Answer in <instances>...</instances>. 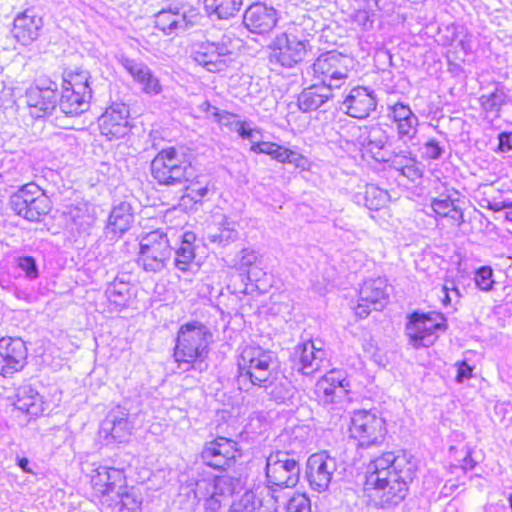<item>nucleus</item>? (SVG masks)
Segmentation results:
<instances>
[{
	"mask_svg": "<svg viewBox=\"0 0 512 512\" xmlns=\"http://www.w3.org/2000/svg\"><path fill=\"white\" fill-rule=\"evenodd\" d=\"M472 376V367L466 362H461L457 369V382H463Z\"/></svg>",
	"mask_w": 512,
	"mask_h": 512,
	"instance_id": "nucleus-62",
	"label": "nucleus"
},
{
	"mask_svg": "<svg viewBox=\"0 0 512 512\" xmlns=\"http://www.w3.org/2000/svg\"><path fill=\"white\" fill-rule=\"evenodd\" d=\"M274 368V356L270 350L250 343L240 348L238 357V384L241 390L270 384Z\"/></svg>",
	"mask_w": 512,
	"mask_h": 512,
	"instance_id": "nucleus-2",
	"label": "nucleus"
},
{
	"mask_svg": "<svg viewBox=\"0 0 512 512\" xmlns=\"http://www.w3.org/2000/svg\"><path fill=\"white\" fill-rule=\"evenodd\" d=\"M236 482L228 475L202 477L190 483L189 494L197 504L203 502L206 512H219L224 500L234 493Z\"/></svg>",
	"mask_w": 512,
	"mask_h": 512,
	"instance_id": "nucleus-5",
	"label": "nucleus"
},
{
	"mask_svg": "<svg viewBox=\"0 0 512 512\" xmlns=\"http://www.w3.org/2000/svg\"><path fill=\"white\" fill-rule=\"evenodd\" d=\"M213 120L219 125L228 128L230 131H236L242 121L238 120V116L228 111H220L213 109Z\"/></svg>",
	"mask_w": 512,
	"mask_h": 512,
	"instance_id": "nucleus-52",
	"label": "nucleus"
},
{
	"mask_svg": "<svg viewBox=\"0 0 512 512\" xmlns=\"http://www.w3.org/2000/svg\"><path fill=\"white\" fill-rule=\"evenodd\" d=\"M235 132H237L242 139L253 142L255 135L259 133V129L247 127L246 122H241Z\"/></svg>",
	"mask_w": 512,
	"mask_h": 512,
	"instance_id": "nucleus-61",
	"label": "nucleus"
},
{
	"mask_svg": "<svg viewBox=\"0 0 512 512\" xmlns=\"http://www.w3.org/2000/svg\"><path fill=\"white\" fill-rule=\"evenodd\" d=\"M91 482L95 492L102 496L117 495V491H122L126 487V477L123 470L113 467L101 466L97 468Z\"/></svg>",
	"mask_w": 512,
	"mask_h": 512,
	"instance_id": "nucleus-27",
	"label": "nucleus"
},
{
	"mask_svg": "<svg viewBox=\"0 0 512 512\" xmlns=\"http://www.w3.org/2000/svg\"><path fill=\"white\" fill-rule=\"evenodd\" d=\"M208 193L207 186H200L199 183H192L186 187L185 197L190 198L191 201L200 202Z\"/></svg>",
	"mask_w": 512,
	"mask_h": 512,
	"instance_id": "nucleus-59",
	"label": "nucleus"
},
{
	"mask_svg": "<svg viewBox=\"0 0 512 512\" xmlns=\"http://www.w3.org/2000/svg\"><path fill=\"white\" fill-rule=\"evenodd\" d=\"M443 152L444 149L440 146L439 142L432 139L424 144L422 153L425 158L436 160L442 156Z\"/></svg>",
	"mask_w": 512,
	"mask_h": 512,
	"instance_id": "nucleus-58",
	"label": "nucleus"
},
{
	"mask_svg": "<svg viewBox=\"0 0 512 512\" xmlns=\"http://www.w3.org/2000/svg\"><path fill=\"white\" fill-rule=\"evenodd\" d=\"M28 350L20 338L0 339V375L11 377L23 370L27 364Z\"/></svg>",
	"mask_w": 512,
	"mask_h": 512,
	"instance_id": "nucleus-18",
	"label": "nucleus"
},
{
	"mask_svg": "<svg viewBox=\"0 0 512 512\" xmlns=\"http://www.w3.org/2000/svg\"><path fill=\"white\" fill-rule=\"evenodd\" d=\"M387 281L378 277L364 281L359 290V302L355 314L360 318L368 316L371 310H382L387 303Z\"/></svg>",
	"mask_w": 512,
	"mask_h": 512,
	"instance_id": "nucleus-17",
	"label": "nucleus"
},
{
	"mask_svg": "<svg viewBox=\"0 0 512 512\" xmlns=\"http://www.w3.org/2000/svg\"><path fill=\"white\" fill-rule=\"evenodd\" d=\"M358 132V143L365 149L367 153H370L376 161L384 160L386 152L384 147L388 141V134L379 125L364 126L356 128Z\"/></svg>",
	"mask_w": 512,
	"mask_h": 512,
	"instance_id": "nucleus-28",
	"label": "nucleus"
},
{
	"mask_svg": "<svg viewBox=\"0 0 512 512\" xmlns=\"http://www.w3.org/2000/svg\"><path fill=\"white\" fill-rule=\"evenodd\" d=\"M401 174L408 178L411 182H415L422 177V170L420 168L419 163L413 157L410 161H408V165H404Z\"/></svg>",
	"mask_w": 512,
	"mask_h": 512,
	"instance_id": "nucleus-57",
	"label": "nucleus"
},
{
	"mask_svg": "<svg viewBox=\"0 0 512 512\" xmlns=\"http://www.w3.org/2000/svg\"><path fill=\"white\" fill-rule=\"evenodd\" d=\"M445 328V319L439 314L413 313L406 329L416 347H429L437 340V332Z\"/></svg>",
	"mask_w": 512,
	"mask_h": 512,
	"instance_id": "nucleus-13",
	"label": "nucleus"
},
{
	"mask_svg": "<svg viewBox=\"0 0 512 512\" xmlns=\"http://www.w3.org/2000/svg\"><path fill=\"white\" fill-rule=\"evenodd\" d=\"M315 33V21L306 15L296 17L295 20L289 23L286 31L283 32V34L289 36V38L303 42L309 50L312 49L310 41Z\"/></svg>",
	"mask_w": 512,
	"mask_h": 512,
	"instance_id": "nucleus-38",
	"label": "nucleus"
},
{
	"mask_svg": "<svg viewBox=\"0 0 512 512\" xmlns=\"http://www.w3.org/2000/svg\"><path fill=\"white\" fill-rule=\"evenodd\" d=\"M305 428L303 426H296L291 430H286L281 434V439L283 441L290 440L291 450H295L297 448H301L305 441Z\"/></svg>",
	"mask_w": 512,
	"mask_h": 512,
	"instance_id": "nucleus-55",
	"label": "nucleus"
},
{
	"mask_svg": "<svg viewBox=\"0 0 512 512\" xmlns=\"http://www.w3.org/2000/svg\"><path fill=\"white\" fill-rule=\"evenodd\" d=\"M180 244L175 248L174 266L181 272L191 269L195 260L196 235L192 231H185L179 236Z\"/></svg>",
	"mask_w": 512,
	"mask_h": 512,
	"instance_id": "nucleus-34",
	"label": "nucleus"
},
{
	"mask_svg": "<svg viewBox=\"0 0 512 512\" xmlns=\"http://www.w3.org/2000/svg\"><path fill=\"white\" fill-rule=\"evenodd\" d=\"M118 62L133 77L134 81L141 86L144 93L150 95L161 93L162 86L158 78L146 64L124 55L118 57Z\"/></svg>",
	"mask_w": 512,
	"mask_h": 512,
	"instance_id": "nucleus-25",
	"label": "nucleus"
},
{
	"mask_svg": "<svg viewBox=\"0 0 512 512\" xmlns=\"http://www.w3.org/2000/svg\"><path fill=\"white\" fill-rule=\"evenodd\" d=\"M336 470L337 460L327 452L311 455L306 466V478L310 488L319 493L326 491Z\"/></svg>",
	"mask_w": 512,
	"mask_h": 512,
	"instance_id": "nucleus-16",
	"label": "nucleus"
},
{
	"mask_svg": "<svg viewBox=\"0 0 512 512\" xmlns=\"http://www.w3.org/2000/svg\"><path fill=\"white\" fill-rule=\"evenodd\" d=\"M475 284L482 291H490L495 283L493 270L489 266L480 267L475 273Z\"/></svg>",
	"mask_w": 512,
	"mask_h": 512,
	"instance_id": "nucleus-51",
	"label": "nucleus"
},
{
	"mask_svg": "<svg viewBox=\"0 0 512 512\" xmlns=\"http://www.w3.org/2000/svg\"><path fill=\"white\" fill-rule=\"evenodd\" d=\"M233 36L223 34L216 41L195 43L191 51L192 60L211 73L224 71L232 61Z\"/></svg>",
	"mask_w": 512,
	"mask_h": 512,
	"instance_id": "nucleus-8",
	"label": "nucleus"
},
{
	"mask_svg": "<svg viewBox=\"0 0 512 512\" xmlns=\"http://www.w3.org/2000/svg\"><path fill=\"white\" fill-rule=\"evenodd\" d=\"M90 99L89 93L62 87L59 109L66 116L75 117L89 109Z\"/></svg>",
	"mask_w": 512,
	"mask_h": 512,
	"instance_id": "nucleus-33",
	"label": "nucleus"
},
{
	"mask_svg": "<svg viewBox=\"0 0 512 512\" xmlns=\"http://www.w3.org/2000/svg\"><path fill=\"white\" fill-rule=\"evenodd\" d=\"M171 255L168 233L157 229L141 237L137 264L145 272L159 273L167 268Z\"/></svg>",
	"mask_w": 512,
	"mask_h": 512,
	"instance_id": "nucleus-6",
	"label": "nucleus"
},
{
	"mask_svg": "<svg viewBox=\"0 0 512 512\" xmlns=\"http://www.w3.org/2000/svg\"><path fill=\"white\" fill-rule=\"evenodd\" d=\"M212 334L209 329L199 323L192 322L182 325L178 331L174 358L178 367L188 371L196 361L206 358Z\"/></svg>",
	"mask_w": 512,
	"mask_h": 512,
	"instance_id": "nucleus-3",
	"label": "nucleus"
},
{
	"mask_svg": "<svg viewBox=\"0 0 512 512\" xmlns=\"http://www.w3.org/2000/svg\"><path fill=\"white\" fill-rule=\"evenodd\" d=\"M270 61L284 68H293L301 63L311 51L301 41H295L280 33L270 44Z\"/></svg>",
	"mask_w": 512,
	"mask_h": 512,
	"instance_id": "nucleus-15",
	"label": "nucleus"
},
{
	"mask_svg": "<svg viewBox=\"0 0 512 512\" xmlns=\"http://www.w3.org/2000/svg\"><path fill=\"white\" fill-rule=\"evenodd\" d=\"M442 293V302L445 306L451 305L453 302L457 303L461 297L459 289L455 287L453 282L451 283V286L445 284L442 287Z\"/></svg>",
	"mask_w": 512,
	"mask_h": 512,
	"instance_id": "nucleus-60",
	"label": "nucleus"
},
{
	"mask_svg": "<svg viewBox=\"0 0 512 512\" xmlns=\"http://www.w3.org/2000/svg\"><path fill=\"white\" fill-rule=\"evenodd\" d=\"M270 156L272 159L280 163L292 164L296 168L304 169L305 165L307 164V160L304 156H302L296 151L290 150L278 144L276 145Z\"/></svg>",
	"mask_w": 512,
	"mask_h": 512,
	"instance_id": "nucleus-46",
	"label": "nucleus"
},
{
	"mask_svg": "<svg viewBox=\"0 0 512 512\" xmlns=\"http://www.w3.org/2000/svg\"><path fill=\"white\" fill-rule=\"evenodd\" d=\"M265 474L267 488L271 497L277 502L275 492L278 489L296 486L300 477L299 462L287 451L271 452L266 458Z\"/></svg>",
	"mask_w": 512,
	"mask_h": 512,
	"instance_id": "nucleus-7",
	"label": "nucleus"
},
{
	"mask_svg": "<svg viewBox=\"0 0 512 512\" xmlns=\"http://www.w3.org/2000/svg\"><path fill=\"white\" fill-rule=\"evenodd\" d=\"M352 59L336 51L317 57L312 65L313 74L330 89H339L348 79Z\"/></svg>",
	"mask_w": 512,
	"mask_h": 512,
	"instance_id": "nucleus-10",
	"label": "nucleus"
},
{
	"mask_svg": "<svg viewBox=\"0 0 512 512\" xmlns=\"http://www.w3.org/2000/svg\"><path fill=\"white\" fill-rule=\"evenodd\" d=\"M259 259V253L253 248L246 247L236 255L233 266L248 273L249 268Z\"/></svg>",
	"mask_w": 512,
	"mask_h": 512,
	"instance_id": "nucleus-49",
	"label": "nucleus"
},
{
	"mask_svg": "<svg viewBox=\"0 0 512 512\" xmlns=\"http://www.w3.org/2000/svg\"><path fill=\"white\" fill-rule=\"evenodd\" d=\"M89 75L87 72H77L68 74L63 78L62 87L73 89L76 91H80L83 93L92 94L91 88L89 86Z\"/></svg>",
	"mask_w": 512,
	"mask_h": 512,
	"instance_id": "nucleus-47",
	"label": "nucleus"
},
{
	"mask_svg": "<svg viewBox=\"0 0 512 512\" xmlns=\"http://www.w3.org/2000/svg\"><path fill=\"white\" fill-rule=\"evenodd\" d=\"M203 4L210 18L228 20L240 11L242 0H203Z\"/></svg>",
	"mask_w": 512,
	"mask_h": 512,
	"instance_id": "nucleus-39",
	"label": "nucleus"
},
{
	"mask_svg": "<svg viewBox=\"0 0 512 512\" xmlns=\"http://www.w3.org/2000/svg\"><path fill=\"white\" fill-rule=\"evenodd\" d=\"M507 95L502 88L496 87L494 91L483 94L479 101L482 109L487 113H495L499 117L503 105L506 104Z\"/></svg>",
	"mask_w": 512,
	"mask_h": 512,
	"instance_id": "nucleus-44",
	"label": "nucleus"
},
{
	"mask_svg": "<svg viewBox=\"0 0 512 512\" xmlns=\"http://www.w3.org/2000/svg\"><path fill=\"white\" fill-rule=\"evenodd\" d=\"M117 498L120 500L119 512H142L143 497L135 487H125L117 491Z\"/></svg>",
	"mask_w": 512,
	"mask_h": 512,
	"instance_id": "nucleus-43",
	"label": "nucleus"
},
{
	"mask_svg": "<svg viewBox=\"0 0 512 512\" xmlns=\"http://www.w3.org/2000/svg\"><path fill=\"white\" fill-rule=\"evenodd\" d=\"M376 96L366 87H354L343 101L346 113L358 119H364L376 109Z\"/></svg>",
	"mask_w": 512,
	"mask_h": 512,
	"instance_id": "nucleus-26",
	"label": "nucleus"
},
{
	"mask_svg": "<svg viewBox=\"0 0 512 512\" xmlns=\"http://www.w3.org/2000/svg\"><path fill=\"white\" fill-rule=\"evenodd\" d=\"M16 264L21 269L26 278L35 280L39 276L38 266L36 260L32 256H20L16 259Z\"/></svg>",
	"mask_w": 512,
	"mask_h": 512,
	"instance_id": "nucleus-54",
	"label": "nucleus"
},
{
	"mask_svg": "<svg viewBox=\"0 0 512 512\" xmlns=\"http://www.w3.org/2000/svg\"><path fill=\"white\" fill-rule=\"evenodd\" d=\"M350 435L361 447L381 444L386 436L385 420L367 410L354 411L349 427Z\"/></svg>",
	"mask_w": 512,
	"mask_h": 512,
	"instance_id": "nucleus-11",
	"label": "nucleus"
},
{
	"mask_svg": "<svg viewBox=\"0 0 512 512\" xmlns=\"http://www.w3.org/2000/svg\"><path fill=\"white\" fill-rule=\"evenodd\" d=\"M42 27V17L34 9H26L14 18L11 32L17 42L29 45L38 39Z\"/></svg>",
	"mask_w": 512,
	"mask_h": 512,
	"instance_id": "nucleus-24",
	"label": "nucleus"
},
{
	"mask_svg": "<svg viewBox=\"0 0 512 512\" xmlns=\"http://www.w3.org/2000/svg\"><path fill=\"white\" fill-rule=\"evenodd\" d=\"M417 461L405 451L385 452L369 461L364 489L375 506L388 509L399 505L414 480Z\"/></svg>",
	"mask_w": 512,
	"mask_h": 512,
	"instance_id": "nucleus-1",
	"label": "nucleus"
},
{
	"mask_svg": "<svg viewBox=\"0 0 512 512\" xmlns=\"http://www.w3.org/2000/svg\"><path fill=\"white\" fill-rule=\"evenodd\" d=\"M57 87L55 82L49 81L48 85L43 83L27 89L25 99L31 116L41 118L56 108Z\"/></svg>",
	"mask_w": 512,
	"mask_h": 512,
	"instance_id": "nucleus-21",
	"label": "nucleus"
},
{
	"mask_svg": "<svg viewBox=\"0 0 512 512\" xmlns=\"http://www.w3.org/2000/svg\"><path fill=\"white\" fill-rule=\"evenodd\" d=\"M240 456L237 442L226 437L207 442L201 452L204 464L217 470L230 468Z\"/></svg>",
	"mask_w": 512,
	"mask_h": 512,
	"instance_id": "nucleus-14",
	"label": "nucleus"
},
{
	"mask_svg": "<svg viewBox=\"0 0 512 512\" xmlns=\"http://www.w3.org/2000/svg\"><path fill=\"white\" fill-rule=\"evenodd\" d=\"M260 503L253 491H246L238 500L233 502L229 512H258Z\"/></svg>",
	"mask_w": 512,
	"mask_h": 512,
	"instance_id": "nucleus-48",
	"label": "nucleus"
},
{
	"mask_svg": "<svg viewBox=\"0 0 512 512\" xmlns=\"http://www.w3.org/2000/svg\"><path fill=\"white\" fill-rule=\"evenodd\" d=\"M278 22L276 9L264 3H254L244 12L243 24L251 33L263 35L270 32Z\"/></svg>",
	"mask_w": 512,
	"mask_h": 512,
	"instance_id": "nucleus-22",
	"label": "nucleus"
},
{
	"mask_svg": "<svg viewBox=\"0 0 512 512\" xmlns=\"http://www.w3.org/2000/svg\"><path fill=\"white\" fill-rule=\"evenodd\" d=\"M263 388L269 399L277 404H294V398L297 393L296 388L293 386L285 376H280L278 372L272 375L270 384L265 386H258Z\"/></svg>",
	"mask_w": 512,
	"mask_h": 512,
	"instance_id": "nucleus-32",
	"label": "nucleus"
},
{
	"mask_svg": "<svg viewBox=\"0 0 512 512\" xmlns=\"http://www.w3.org/2000/svg\"><path fill=\"white\" fill-rule=\"evenodd\" d=\"M412 158V152L406 149L400 150L398 152L393 151L388 155L386 154L384 156V160L381 161L389 163L392 168L401 172L404 168V165H408V161H410Z\"/></svg>",
	"mask_w": 512,
	"mask_h": 512,
	"instance_id": "nucleus-50",
	"label": "nucleus"
},
{
	"mask_svg": "<svg viewBox=\"0 0 512 512\" xmlns=\"http://www.w3.org/2000/svg\"><path fill=\"white\" fill-rule=\"evenodd\" d=\"M360 197L368 209L375 211L380 210L389 201L388 192L375 184H367L365 186L364 194L362 196L357 195L358 202H360Z\"/></svg>",
	"mask_w": 512,
	"mask_h": 512,
	"instance_id": "nucleus-42",
	"label": "nucleus"
},
{
	"mask_svg": "<svg viewBox=\"0 0 512 512\" xmlns=\"http://www.w3.org/2000/svg\"><path fill=\"white\" fill-rule=\"evenodd\" d=\"M316 391L321 402L324 404L340 403L346 397L348 389L333 387L329 383L324 384L321 379L318 381Z\"/></svg>",
	"mask_w": 512,
	"mask_h": 512,
	"instance_id": "nucleus-45",
	"label": "nucleus"
},
{
	"mask_svg": "<svg viewBox=\"0 0 512 512\" xmlns=\"http://www.w3.org/2000/svg\"><path fill=\"white\" fill-rule=\"evenodd\" d=\"M202 16L199 10L189 5L169 7L155 16V26L165 35L178 34L197 25Z\"/></svg>",
	"mask_w": 512,
	"mask_h": 512,
	"instance_id": "nucleus-12",
	"label": "nucleus"
},
{
	"mask_svg": "<svg viewBox=\"0 0 512 512\" xmlns=\"http://www.w3.org/2000/svg\"><path fill=\"white\" fill-rule=\"evenodd\" d=\"M14 406L30 416H38L43 411L42 397L31 385L17 388Z\"/></svg>",
	"mask_w": 512,
	"mask_h": 512,
	"instance_id": "nucleus-35",
	"label": "nucleus"
},
{
	"mask_svg": "<svg viewBox=\"0 0 512 512\" xmlns=\"http://www.w3.org/2000/svg\"><path fill=\"white\" fill-rule=\"evenodd\" d=\"M471 453H472L471 450L467 447L466 454H465V457L463 458L462 465H461L464 470H468V469L471 470L476 465V462L473 460Z\"/></svg>",
	"mask_w": 512,
	"mask_h": 512,
	"instance_id": "nucleus-64",
	"label": "nucleus"
},
{
	"mask_svg": "<svg viewBox=\"0 0 512 512\" xmlns=\"http://www.w3.org/2000/svg\"><path fill=\"white\" fill-rule=\"evenodd\" d=\"M106 295L116 309H123L128 306L131 298V286L128 282L114 280L106 289Z\"/></svg>",
	"mask_w": 512,
	"mask_h": 512,
	"instance_id": "nucleus-41",
	"label": "nucleus"
},
{
	"mask_svg": "<svg viewBox=\"0 0 512 512\" xmlns=\"http://www.w3.org/2000/svg\"><path fill=\"white\" fill-rule=\"evenodd\" d=\"M132 425L128 421V414L121 407L112 409L100 425V434L105 439L122 442L131 433Z\"/></svg>",
	"mask_w": 512,
	"mask_h": 512,
	"instance_id": "nucleus-29",
	"label": "nucleus"
},
{
	"mask_svg": "<svg viewBox=\"0 0 512 512\" xmlns=\"http://www.w3.org/2000/svg\"><path fill=\"white\" fill-rule=\"evenodd\" d=\"M295 368L303 375L310 376L326 367L327 352L320 341L307 340L294 350Z\"/></svg>",
	"mask_w": 512,
	"mask_h": 512,
	"instance_id": "nucleus-19",
	"label": "nucleus"
},
{
	"mask_svg": "<svg viewBox=\"0 0 512 512\" xmlns=\"http://www.w3.org/2000/svg\"><path fill=\"white\" fill-rule=\"evenodd\" d=\"M457 201L449 195L433 198L431 209L435 218H449L452 224L458 227L461 226L464 222V214L462 209L457 206Z\"/></svg>",
	"mask_w": 512,
	"mask_h": 512,
	"instance_id": "nucleus-36",
	"label": "nucleus"
},
{
	"mask_svg": "<svg viewBox=\"0 0 512 512\" xmlns=\"http://www.w3.org/2000/svg\"><path fill=\"white\" fill-rule=\"evenodd\" d=\"M499 145L498 150L501 152H508L512 149V144L510 143V134L506 132H502L498 135Z\"/></svg>",
	"mask_w": 512,
	"mask_h": 512,
	"instance_id": "nucleus-63",
	"label": "nucleus"
},
{
	"mask_svg": "<svg viewBox=\"0 0 512 512\" xmlns=\"http://www.w3.org/2000/svg\"><path fill=\"white\" fill-rule=\"evenodd\" d=\"M66 215L71 229L80 234L88 232L96 220L94 209L87 203L69 207Z\"/></svg>",
	"mask_w": 512,
	"mask_h": 512,
	"instance_id": "nucleus-37",
	"label": "nucleus"
},
{
	"mask_svg": "<svg viewBox=\"0 0 512 512\" xmlns=\"http://www.w3.org/2000/svg\"><path fill=\"white\" fill-rule=\"evenodd\" d=\"M333 98V90L326 85L313 84L305 88L298 96V107L302 112L315 111Z\"/></svg>",
	"mask_w": 512,
	"mask_h": 512,
	"instance_id": "nucleus-31",
	"label": "nucleus"
},
{
	"mask_svg": "<svg viewBox=\"0 0 512 512\" xmlns=\"http://www.w3.org/2000/svg\"><path fill=\"white\" fill-rule=\"evenodd\" d=\"M134 221L132 206L127 202H120L114 206L105 227L106 236L117 239L126 233Z\"/></svg>",
	"mask_w": 512,
	"mask_h": 512,
	"instance_id": "nucleus-30",
	"label": "nucleus"
},
{
	"mask_svg": "<svg viewBox=\"0 0 512 512\" xmlns=\"http://www.w3.org/2000/svg\"><path fill=\"white\" fill-rule=\"evenodd\" d=\"M285 512H311V502L306 494H294L286 504Z\"/></svg>",
	"mask_w": 512,
	"mask_h": 512,
	"instance_id": "nucleus-53",
	"label": "nucleus"
},
{
	"mask_svg": "<svg viewBox=\"0 0 512 512\" xmlns=\"http://www.w3.org/2000/svg\"><path fill=\"white\" fill-rule=\"evenodd\" d=\"M129 109L123 103L112 104L99 118L101 134L109 140L124 137L129 130Z\"/></svg>",
	"mask_w": 512,
	"mask_h": 512,
	"instance_id": "nucleus-23",
	"label": "nucleus"
},
{
	"mask_svg": "<svg viewBox=\"0 0 512 512\" xmlns=\"http://www.w3.org/2000/svg\"><path fill=\"white\" fill-rule=\"evenodd\" d=\"M238 236L239 232L235 227V223L224 218L219 227L208 232L207 240L220 247H226L235 242Z\"/></svg>",
	"mask_w": 512,
	"mask_h": 512,
	"instance_id": "nucleus-40",
	"label": "nucleus"
},
{
	"mask_svg": "<svg viewBox=\"0 0 512 512\" xmlns=\"http://www.w3.org/2000/svg\"><path fill=\"white\" fill-rule=\"evenodd\" d=\"M322 380L324 381V384L329 383L333 387H342L344 389H347L349 386V381L346 378V375L341 370H332L328 373H326Z\"/></svg>",
	"mask_w": 512,
	"mask_h": 512,
	"instance_id": "nucleus-56",
	"label": "nucleus"
},
{
	"mask_svg": "<svg viewBox=\"0 0 512 512\" xmlns=\"http://www.w3.org/2000/svg\"><path fill=\"white\" fill-rule=\"evenodd\" d=\"M10 208L30 222H39L51 210V201L35 183L23 185L10 196Z\"/></svg>",
	"mask_w": 512,
	"mask_h": 512,
	"instance_id": "nucleus-9",
	"label": "nucleus"
},
{
	"mask_svg": "<svg viewBox=\"0 0 512 512\" xmlns=\"http://www.w3.org/2000/svg\"><path fill=\"white\" fill-rule=\"evenodd\" d=\"M151 173L160 185L184 184L194 176L191 161L183 149L169 147L161 150L151 162Z\"/></svg>",
	"mask_w": 512,
	"mask_h": 512,
	"instance_id": "nucleus-4",
	"label": "nucleus"
},
{
	"mask_svg": "<svg viewBox=\"0 0 512 512\" xmlns=\"http://www.w3.org/2000/svg\"><path fill=\"white\" fill-rule=\"evenodd\" d=\"M387 118L396 126L397 137L405 145L413 143L418 134L419 119L408 104L403 102L387 105Z\"/></svg>",
	"mask_w": 512,
	"mask_h": 512,
	"instance_id": "nucleus-20",
	"label": "nucleus"
}]
</instances>
